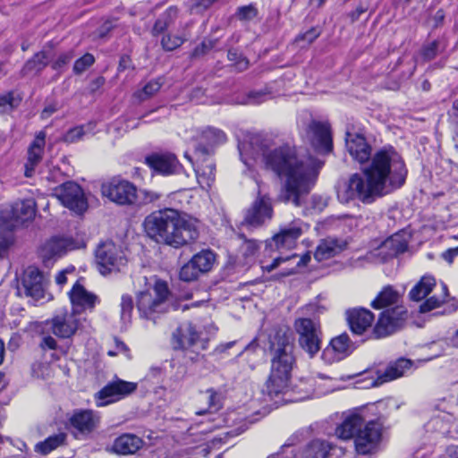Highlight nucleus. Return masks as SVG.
I'll return each mask as SVG.
<instances>
[{
  "mask_svg": "<svg viewBox=\"0 0 458 458\" xmlns=\"http://www.w3.org/2000/svg\"><path fill=\"white\" fill-rule=\"evenodd\" d=\"M436 285V279L433 276L428 275L423 276L411 289L409 296L412 301H420L427 297Z\"/></svg>",
  "mask_w": 458,
  "mask_h": 458,
  "instance_id": "nucleus-37",
  "label": "nucleus"
},
{
  "mask_svg": "<svg viewBox=\"0 0 458 458\" xmlns=\"http://www.w3.org/2000/svg\"><path fill=\"white\" fill-rule=\"evenodd\" d=\"M73 242L68 238L54 237L47 241L40 249V256L44 263L64 255L68 250H73Z\"/></svg>",
  "mask_w": 458,
  "mask_h": 458,
  "instance_id": "nucleus-25",
  "label": "nucleus"
},
{
  "mask_svg": "<svg viewBox=\"0 0 458 458\" xmlns=\"http://www.w3.org/2000/svg\"><path fill=\"white\" fill-rule=\"evenodd\" d=\"M51 57V50H42L36 53L25 63L21 70L23 75L37 74L41 72L49 64Z\"/></svg>",
  "mask_w": 458,
  "mask_h": 458,
  "instance_id": "nucleus-35",
  "label": "nucleus"
},
{
  "mask_svg": "<svg viewBox=\"0 0 458 458\" xmlns=\"http://www.w3.org/2000/svg\"><path fill=\"white\" fill-rule=\"evenodd\" d=\"M115 342V350H110L107 352V354L111 357L116 356L118 353H128L129 349L127 345L118 339L114 340Z\"/></svg>",
  "mask_w": 458,
  "mask_h": 458,
  "instance_id": "nucleus-61",
  "label": "nucleus"
},
{
  "mask_svg": "<svg viewBox=\"0 0 458 458\" xmlns=\"http://www.w3.org/2000/svg\"><path fill=\"white\" fill-rule=\"evenodd\" d=\"M69 298L72 310L80 316L84 312L92 311L99 302L98 297L88 291L79 282H76L69 292Z\"/></svg>",
  "mask_w": 458,
  "mask_h": 458,
  "instance_id": "nucleus-18",
  "label": "nucleus"
},
{
  "mask_svg": "<svg viewBox=\"0 0 458 458\" xmlns=\"http://www.w3.org/2000/svg\"><path fill=\"white\" fill-rule=\"evenodd\" d=\"M84 320L72 310L58 313L51 320L52 333L60 338H70L82 327Z\"/></svg>",
  "mask_w": 458,
  "mask_h": 458,
  "instance_id": "nucleus-15",
  "label": "nucleus"
},
{
  "mask_svg": "<svg viewBox=\"0 0 458 458\" xmlns=\"http://www.w3.org/2000/svg\"><path fill=\"white\" fill-rule=\"evenodd\" d=\"M202 396L208 403V411L215 412L223 407L224 394L221 390L208 388L202 393Z\"/></svg>",
  "mask_w": 458,
  "mask_h": 458,
  "instance_id": "nucleus-43",
  "label": "nucleus"
},
{
  "mask_svg": "<svg viewBox=\"0 0 458 458\" xmlns=\"http://www.w3.org/2000/svg\"><path fill=\"white\" fill-rule=\"evenodd\" d=\"M147 234L157 243L179 248L199 237L197 222L186 219L174 208H165L148 215L143 223Z\"/></svg>",
  "mask_w": 458,
  "mask_h": 458,
  "instance_id": "nucleus-2",
  "label": "nucleus"
},
{
  "mask_svg": "<svg viewBox=\"0 0 458 458\" xmlns=\"http://www.w3.org/2000/svg\"><path fill=\"white\" fill-rule=\"evenodd\" d=\"M297 259H298V260L296 262V267L291 268V270L288 271L287 273H285V275H290V274L294 273L296 267H301L306 266L310 261V255L309 253H306V254L302 255L301 257H298L295 254L291 255V256H286V257L280 256V257L274 259L273 262L270 265L264 266L263 268L265 270H267V272H270L273 269H275L276 267H277L282 262H285V261H289V260H295Z\"/></svg>",
  "mask_w": 458,
  "mask_h": 458,
  "instance_id": "nucleus-40",
  "label": "nucleus"
},
{
  "mask_svg": "<svg viewBox=\"0 0 458 458\" xmlns=\"http://www.w3.org/2000/svg\"><path fill=\"white\" fill-rule=\"evenodd\" d=\"M326 308L318 303H310L300 309L302 317L295 319L293 327L298 335L300 347L313 358L321 349L322 331L319 320L316 315L324 312Z\"/></svg>",
  "mask_w": 458,
  "mask_h": 458,
  "instance_id": "nucleus-6",
  "label": "nucleus"
},
{
  "mask_svg": "<svg viewBox=\"0 0 458 458\" xmlns=\"http://www.w3.org/2000/svg\"><path fill=\"white\" fill-rule=\"evenodd\" d=\"M57 110V105L55 103L47 105L41 112V118H49Z\"/></svg>",
  "mask_w": 458,
  "mask_h": 458,
  "instance_id": "nucleus-64",
  "label": "nucleus"
},
{
  "mask_svg": "<svg viewBox=\"0 0 458 458\" xmlns=\"http://www.w3.org/2000/svg\"><path fill=\"white\" fill-rule=\"evenodd\" d=\"M400 294L391 286H386L378 293L371 302L374 309L386 308L381 312L377 322L373 328L376 338H383L390 335L401 326L406 318L404 307L398 306Z\"/></svg>",
  "mask_w": 458,
  "mask_h": 458,
  "instance_id": "nucleus-5",
  "label": "nucleus"
},
{
  "mask_svg": "<svg viewBox=\"0 0 458 458\" xmlns=\"http://www.w3.org/2000/svg\"><path fill=\"white\" fill-rule=\"evenodd\" d=\"M199 186L208 190L215 182V164L209 158H205L201 165L194 168Z\"/></svg>",
  "mask_w": 458,
  "mask_h": 458,
  "instance_id": "nucleus-36",
  "label": "nucleus"
},
{
  "mask_svg": "<svg viewBox=\"0 0 458 458\" xmlns=\"http://www.w3.org/2000/svg\"><path fill=\"white\" fill-rule=\"evenodd\" d=\"M408 247V242L402 233H394L384 242L377 249L369 252L368 259H376L386 261L390 258L403 253Z\"/></svg>",
  "mask_w": 458,
  "mask_h": 458,
  "instance_id": "nucleus-16",
  "label": "nucleus"
},
{
  "mask_svg": "<svg viewBox=\"0 0 458 458\" xmlns=\"http://www.w3.org/2000/svg\"><path fill=\"white\" fill-rule=\"evenodd\" d=\"M191 259L203 275L212 269L216 261V254L209 250H204L195 254Z\"/></svg>",
  "mask_w": 458,
  "mask_h": 458,
  "instance_id": "nucleus-39",
  "label": "nucleus"
},
{
  "mask_svg": "<svg viewBox=\"0 0 458 458\" xmlns=\"http://www.w3.org/2000/svg\"><path fill=\"white\" fill-rule=\"evenodd\" d=\"M309 229V225L301 219H294L280 227L279 232L273 236L269 246H275L278 250H292L296 246L297 240Z\"/></svg>",
  "mask_w": 458,
  "mask_h": 458,
  "instance_id": "nucleus-11",
  "label": "nucleus"
},
{
  "mask_svg": "<svg viewBox=\"0 0 458 458\" xmlns=\"http://www.w3.org/2000/svg\"><path fill=\"white\" fill-rule=\"evenodd\" d=\"M347 319L352 331L362 335L374 321L373 313L364 308H354L347 311Z\"/></svg>",
  "mask_w": 458,
  "mask_h": 458,
  "instance_id": "nucleus-30",
  "label": "nucleus"
},
{
  "mask_svg": "<svg viewBox=\"0 0 458 458\" xmlns=\"http://www.w3.org/2000/svg\"><path fill=\"white\" fill-rule=\"evenodd\" d=\"M71 425L81 434L91 433L99 423V416L92 410H75Z\"/></svg>",
  "mask_w": 458,
  "mask_h": 458,
  "instance_id": "nucleus-29",
  "label": "nucleus"
},
{
  "mask_svg": "<svg viewBox=\"0 0 458 458\" xmlns=\"http://www.w3.org/2000/svg\"><path fill=\"white\" fill-rule=\"evenodd\" d=\"M168 293L166 283L160 280L156 281L153 288L140 292L137 296V309L140 317L152 319L155 313L161 312Z\"/></svg>",
  "mask_w": 458,
  "mask_h": 458,
  "instance_id": "nucleus-7",
  "label": "nucleus"
},
{
  "mask_svg": "<svg viewBox=\"0 0 458 458\" xmlns=\"http://www.w3.org/2000/svg\"><path fill=\"white\" fill-rule=\"evenodd\" d=\"M228 59L232 64L239 72H242L249 67V61L246 57L242 56L236 49H230L227 54Z\"/></svg>",
  "mask_w": 458,
  "mask_h": 458,
  "instance_id": "nucleus-53",
  "label": "nucleus"
},
{
  "mask_svg": "<svg viewBox=\"0 0 458 458\" xmlns=\"http://www.w3.org/2000/svg\"><path fill=\"white\" fill-rule=\"evenodd\" d=\"M200 275L202 274L200 271H199L198 267L191 259L181 267L179 272V278L184 282H191L197 280Z\"/></svg>",
  "mask_w": 458,
  "mask_h": 458,
  "instance_id": "nucleus-48",
  "label": "nucleus"
},
{
  "mask_svg": "<svg viewBox=\"0 0 458 458\" xmlns=\"http://www.w3.org/2000/svg\"><path fill=\"white\" fill-rule=\"evenodd\" d=\"M212 47H213V44L210 40L203 41V42H201L200 45L197 46L194 48V50L191 54V56L192 57L201 56V55H205L206 53H208Z\"/></svg>",
  "mask_w": 458,
  "mask_h": 458,
  "instance_id": "nucleus-60",
  "label": "nucleus"
},
{
  "mask_svg": "<svg viewBox=\"0 0 458 458\" xmlns=\"http://www.w3.org/2000/svg\"><path fill=\"white\" fill-rule=\"evenodd\" d=\"M45 279L42 273L34 267H29L23 273L21 285L26 296L35 301L43 299L45 296Z\"/></svg>",
  "mask_w": 458,
  "mask_h": 458,
  "instance_id": "nucleus-22",
  "label": "nucleus"
},
{
  "mask_svg": "<svg viewBox=\"0 0 458 458\" xmlns=\"http://www.w3.org/2000/svg\"><path fill=\"white\" fill-rule=\"evenodd\" d=\"M36 202L33 199H27L15 202L12 207L13 219L17 223H25L32 220L36 216Z\"/></svg>",
  "mask_w": 458,
  "mask_h": 458,
  "instance_id": "nucleus-34",
  "label": "nucleus"
},
{
  "mask_svg": "<svg viewBox=\"0 0 458 458\" xmlns=\"http://www.w3.org/2000/svg\"><path fill=\"white\" fill-rule=\"evenodd\" d=\"M186 41L184 36L165 34L160 41L161 47L165 51H173L181 47Z\"/></svg>",
  "mask_w": 458,
  "mask_h": 458,
  "instance_id": "nucleus-50",
  "label": "nucleus"
},
{
  "mask_svg": "<svg viewBox=\"0 0 458 458\" xmlns=\"http://www.w3.org/2000/svg\"><path fill=\"white\" fill-rule=\"evenodd\" d=\"M439 46L440 43L437 40L425 44L417 56V61L428 62L434 59L439 53Z\"/></svg>",
  "mask_w": 458,
  "mask_h": 458,
  "instance_id": "nucleus-49",
  "label": "nucleus"
},
{
  "mask_svg": "<svg viewBox=\"0 0 458 458\" xmlns=\"http://www.w3.org/2000/svg\"><path fill=\"white\" fill-rule=\"evenodd\" d=\"M178 8L175 6L168 7L163 12L155 21L151 33L154 37L164 33L167 28L173 24L178 17Z\"/></svg>",
  "mask_w": 458,
  "mask_h": 458,
  "instance_id": "nucleus-38",
  "label": "nucleus"
},
{
  "mask_svg": "<svg viewBox=\"0 0 458 458\" xmlns=\"http://www.w3.org/2000/svg\"><path fill=\"white\" fill-rule=\"evenodd\" d=\"M66 438L64 433H58L48 437L44 441L38 443L35 446V451L41 454H48L58 446L62 445Z\"/></svg>",
  "mask_w": 458,
  "mask_h": 458,
  "instance_id": "nucleus-42",
  "label": "nucleus"
},
{
  "mask_svg": "<svg viewBox=\"0 0 458 458\" xmlns=\"http://www.w3.org/2000/svg\"><path fill=\"white\" fill-rule=\"evenodd\" d=\"M120 308L121 322L126 328L131 321V313L133 310V300L131 295L123 294L122 296Z\"/></svg>",
  "mask_w": 458,
  "mask_h": 458,
  "instance_id": "nucleus-46",
  "label": "nucleus"
},
{
  "mask_svg": "<svg viewBox=\"0 0 458 458\" xmlns=\"http://www.w3.org/2000/svg\"><path fill=\"white\" fill-rule=\"evenodd\" d=\"M146 163L155 171L162 174H176L180 165L173 154H153L146 157Z\"/></svg>",
  "mask_w": 458,
  "mask_h": 458,
  "instance_id": "nucleus-31",
  "label": "nucleus"
},
{
  "mask_svg": "<svg viewBox=\"0 0 458 458\" xmlns=\"http://www.w3.org/2000/svg\"><path fill=\"white\" fill-rule=\"evenodd\" d=\"M273 358L271 369L262 394L261 408L255 413L266 414L268 411L269 403L276 397L284 394L289 388L291 373L295 359L293 346L285 337L279 338L277 344L272 343Z\"/></svg>",
  "mask_w": 458,
  "mask_h": 458,
  "instance_id": "nucleus-4",
  "label": "nucleus"
},
{
  "mask_svg": "<svg viewBox=\"0 0 458 458\" xmlns=\"http://www.w3.org/2000/svg\"><path fill=\"white\" fill-rule=\"evenodd\" d=\"M55 191V195L61 203L75 213L81 214L88 208L83 191L76 182H66Z\"/></svg>",
  "mask_w": 458,
  "mask_h": 458,
  "instance_id": "nucleus-13",
  "label": "nucleus"
},
{
  "mask_svg": "<svg viewBox=\"0 0 458 458\" xmlns=\"http://www.w3.org/2000/svg\"><path fill=\"white\" fill-rule=\"evenodd\" d=\"M143 445L140 437L134 434H123L116 437L113 443L112 450L114 453L119 454H135Z\"/></svg>",
  "mask_w": 458,
  "mask_h": 458,
  "instance_id": "nucleus-32",
  "label": "nucleus"
},
{
  "mask_svg": "<svg viewBox=\"0 0 458 458\" xmlns=\"http://www.w3.org/2000/svg\"><path fill=\"white\" fill-rule=\"evenodd\" d=\"M56 346H57V343H56V340L50 336V335H47V336H44L42 338V341L40 343V347L43 349V350H55L56 349Z\"/></svg>",
  "mask_w": 458,
  "mask_h": 458,
  "instance_id": "nucleus-62",
  "label": "nucleus"
},
{
  "mask_svg": "<svg viewBox=\"0 0 458 458\" xmlns=\"http://www.w3.org/2000/svg\"><path fill=\"white\" fill-rule=\"evenodd\" d=\"M46 145V132L40 131L28 148V157L25 164V176L31 177L35 167L41 162Z\"/></svg>",
  "mask_w": 458,
  "mask_h": 458,
  "instance_id": "nucleus-28",
  "label": "nucleus"
},
{
  "mask_svg": "<svg viewBox=\"0 0 458 458\" xmlns=\"http://www.w3.org/2000/svg\"><path fill=\"white\" fill-rule=\"evenodd\" d=\"M270 98V92L266 89L250 91L242 104L259 105Z\"/></svg>",
  "mask_w": 458,
  "mask_h": 458,
  "instance_id": "nucleus-52",
  "label": "nucleus"
},
{
  "mask_svg": "<svg viewBox=\"0 0 458 458\" xmlns=\"http://www.w3.org/2000/svg\"><path fill=\"white\" fill-rule=\"evenodd\" d=\"M273 209L270 199L267 196L259 197L247 210L243 225L256 228L272 217Z\"/></svg>",
  "mask_w": 458,
  "mask_h": 458,
  "instance_id": "nucleus-19",
  "label": "nucleus"
},
{
  "mask_svg": "<svg viewBox=\"0 0 458 458\" xmlns=\"http://www.w3.org/2000/svg\"><path fill=\"white\" fill-rule=\"evenodd\" d=\"M137 389V383L116 379L108 383L95 394L98 407H104L117 402Z\"/></svg>",
  "mask_w": 458,
  "mask_h": 458,
  "instance_id": "nucleus-12",
  "label": "nucleus"
},
{
  "mask_svg": "<svg viewBox=\"0 0 458 458\" xmlns=\"http://www.w3.org/2000/svg\"><path fill=\"white\" fill-rule=\"evenodd\" d=\"M374 196L376 195L360 174H353L337 187V199L342 203H349L354 199L370 202Z\"/></svg>",
  "mask_w": 458,
  "mask_h": 458,
  "instance_id": "nucleus-8",
  "label": "nucleus"
},
{
  "mask_svg": "<svg viewBox=\"0 0 458 458\" xmlns=\"http://www.w3.org/2000/svg\"><path fill=\"white\" fill-rule=\"evenodd\" d=\"M74 57V53L72 50H69L64 53H61L57 58L52 63V68L54 70H59L69 64L72 58Z\"/></svg>",
  "mask_w": 458,
  "mask_h": 458,
  "instance_id": "nucleus-57",
  "label": "nucleus"
},
{
  "mask_svg": "<svg viewBox=\"0 0 458 458\" xmlns=\"http://www.w3.org/2000/svg\"><path fill=\"white\" fill-rule=\"evenodd\" d=\"M411 361L407 359H399L395 362L390 364L384 373L377 374L376 377L368 378V383L364 386L366 388L374 387L383 383L396 379L403 377L411 368Z\"/></svg>",
  "mask_w": 458,
  "mask_h": 458,
  "instance_id": "nucleus-24",
  "label": "nucleus"
},
{
  "mask_svg": "<svg viewBox=\"0 0 458 458\" xmlns=\"http://www.w3.org/2000/svg\"><path fill=\"white\" fill-rule=\"evenodd\" d=\"M92 125L89 123L86 126H77L70 129L64 135V140L67 143L76 142L91 130Z\"/></svg>",
  "mask_w": 458,
  "mask_h": 458,
  "instance_id": "nucleus-51",
  "label": "nucleus"
},
{
  "mask_svg": "<svg viewBox=\"0 0 458 458\" xmlns=\"http://www.w3.org/2000/svg\"><path fill=\"white\" fill-rule=\"evenodd\" d=\"M310 140L318 153H329L333 149L330 126L327 123L313 121L309 125Z\"/></svg>",
  "mask_w": 458,
  "mask_h": 458,
  "instance_id": "nucleus-21",
  "label": "nucleus"
},
{
  "mask_svg": "<svg viewBox=\"0 0 458 458\" xmlns=\"http://www.w3.org/2000/svg\"><path fill=\"white\" fill-rule=\"evenodd\" d=\"M95 62L94 56L87 53L81 58L77 59L73 64V72L76 74H81L90 67Z\"/></svg>",
  "mask_w": 458,
  "mask_h": 458,
  "instance_id": "nucleus-54",
  "label": "nucleus"
},
{
  "mask_svg": "<svg viewBox=\"0 0 458 458\" xmlns=\"http://www.w3.org/2000/svg\"><path fill=\"white\" fill-rule=\"evenodd\" d=\"M363 423L364 419L360 412L357 411H350L343 415V420L335 428V434L343 440L355 438V435L361 428Z\"/></svg>",
  "mask_w": 458,
  "mask_h": 458,
  "instance_id": "nucleus-27",
  "label": "nucleus"
},
{
  "mask_svg": "<svg viewBox=\"0 0 458 458\" xmlns=\"http://www.w3.org/2000/svg\"><path fill=\"white\" fill-rule=\"evenodd\" d=\"M345 453V448L333 443L322 440H312L303 452V458H341Z\"/></svg>",
  "mask_w": 458,
  "mask_h": 458,
  "instance_id": "nucleus-23",
  "label": "nucleus"
},
{
  "mask_svg": "<svg viewBox=\"0 0 458 458\" xmlns=\"http://www.w3.org/2000/svg\"><path fill=\"white\" fill-rule=\"evenodd\" d=\"M361 171L376 196L382 195L388 188H400L407 174L402 157L392 147L376 151Z\"/></svg>",
  "mask_w": 458,
  "mask_h": 458,
  "instance_id": "nucleus-3",
  "label": "nucleus"
},
{
  "mask_svg": "<svg viewBox=\"0 0 458 458\" xmlns=\"http://www.w3.org/2000/svg\"><path fill=\"white\" fill-rule=\"evenodd\" d=\"M258 14V11L253 4L244 5L238 8L236 15L241 21H250Z\"/></svg>",
  "mask_w": 458,
  "mask_h": 458,
  "instance_id": "nucleus-56",
  "label": "nucleus"
},
{
  "mask_svg": "<svg viewBox=\"0 0 458 458\" xmlns=\"http://www.w3.org/2000/svg\"><path fill=\"white\" fill-rule=\"evenodd\" d=\"M163 82L158 80L148 81L140 90L134 93V97L140 101H144L155 95L161 88Z\"/></svg>",
  "mask_w": 458,
  "mask_h": 458,
  "instance_id": "nucleus-47",
  "label": "nucleus"
},
{
  "mask_svg": "<svg viewBox=\"0 0 458 458\" xmlns=\"http://www.w3.org/2000/svg\"><path fill=\"white\" fill-rule=\"evenodd\" d=\"M238 149L251 178L258 182L252 171L257 165L274 172L284 181L280 200L296 207L301 205L302 197L310 191L323 165L310 157H300L293 146L280 142L272 134H248L239 141Z\"/></svg>",
  "mask_w": 458,
  "mask_h": 458,
  "instance_id": "nucleus-1",
  "label": "nucleus"
},
{
  "mask_svg": "<svg viewBox=\"0 0 458 458\" xmlns=\"http://www.w3.org/2000/svg\"><path fill=\"white\" fill-rule=\"evenodd\" d=\"M216 0H193L191 11L200 13L209 8Z\"/></svg>",
  "mask_w": 458,
  "mask_h": 458,
  "instance_id": "nucleus-59",
  "label": "nucleus"
},
{
  "mask_svg": "<svg viewBox=\"0 0 458 458\" xmlns=\"http://www.w3.org/2000/svg\"><path fill=\"white\" fill-rule=\"evenodd\" d=\"M173 337L175 348L192 349V352L196 353L207 348V343L200 339L199 333L191 323L181 325L174 333Z\"/></svg>",
  "mask_w": 458,
  "mask_h": 458,
  "instance_id": "nucleus-17",
  "label": "nucleus"
},
{
  "mask_svg": "<svg viewBox=\"0 0 458 458\" xmlns=\"http://www.w3.org/2000/svg\"><path fill=\"white\" fill-rule=\"evenodd\" d=\"M382 436L381 425L374 420L365 424L355 435L354 445L359 454L373 453L378 446Z\"/></svg>",
  "mask_w": 458,
  "mask_h": 458,
  "instance_id": "nucleus-14",
  "label": "nucleus"
},
{
  "mask_svg": "<svg viewBox=\"0 0 458 458\" xmlns=\"http://www.w3.org/2000/svg\"><path fill=\"white\" fill-rule=\"evenodd\" d=\"M346 242L334 238H327L320 242L316 249L314 257L318 261H324L335 257L344 250Z\"/></svg>",
  "mask_w": 458,
  "mask_h": 458,
  "instance_id": "nucleus-33",
  "label": "nucleus"
},
{
  "mask_svg": "<svg viewBox=\"0 0 458 458\" xmlns=\"http://www.w3.org/2000/svg\"><path fill=\"white\" fill-rule=\"evenodd\" d=\"M458 255V247L456 248H452V249H449L447 250H445L443 254H442V257L443 259L447 261L448 263H453L454 261V259Z\"/></svg>",
  "mask_w": 458,
  "mask_h": 458,
  "instance_id": "nucleus-63",
  "label": "nucleus"
},
{
  "mask_svg": "<svg viewBox=\"0 0 458 458\" xmlns=\"http://www.w3.org/2000/svg\"><path fill=\"white\" fill-rule=\"evenodd\" d=\"M346 148L352 157L360 165H365L373 156L371 147L360 134H347Z\"/></svg>",
  "mask_w": 458,
  "mask_h": 458,
  "instance_id": "nucleus-26",
  "label": "nucleus"
},
{
  "mask_svg": "<svg viewBox=\"0 0 458 458\" xmlns=\"http://www.w3.org/2000/svg\"><path fill=\"white\" fill-rule=\"evenodd\" d=\"M353 351L352 343L347 334L334 337L329 344L322 351L321 358L328 364L340 361L349 356Z\"/></svg>",
  "mask_w": 458,
  "mask_h": 458,
  "instance_id": "nucleus-20",
  "label": "nucleus"
},
{
  "mask_svg": "<svg viewBox=\"0 0 458 458\" xmlns=\"http://www.w3.org/2000/svg\"><path fill=\"white\" fill-rule=\"evenodd\" d=\"M22 98L15 91H8L0 95V114H9L21 104Z\"/></svg>",
  "mask_w": 458,
  "mask_h": 458,
  "instance_id": "nucleus-41",
  "label": "nucleus"
},
{
  "mask_svg": "<svg viewBox=\"0 0 458 458\" xmlns=\"http://www.w3.org/2000/svg\"><path fill=\"white\" fill-rule=\"evenodd\" d=\"M200 140L209 146L222 144L226 141V135L219 129L208 127L201 131Z\"/></svg>",
  "mask_w": 458,
  "mask_h": 458,
  "instance_id": "nucleus-45",
  "label": "nucleus"
},
{
  "mask_svg": "<svg viewBox=\"0 0 458 458\" xmlns=\"http://www.w3.org/2000/svg\"><path fill=\"white\" fill-rule=\"evenodd\" d=\"M95 257L102 275L119 271L127 262L123 250L111 241L100 243L96 250Z\"/></svg>",
  "mask_w": 458,
  "mask_h": 458,
  "instance_id": "nucleus-9",
  "label": "nucleus"
},
{
  "mask_svg": "<svg viewBox=\"0 0 458 458\" xmlns=\"http://www.w3.org/2000/svg\"><path fill=\"white\" fill-rule=\"evenodd\" d=\"M102 193L119 205L136 204L139 198L137 188L131 182L119 178H114L104 184Z\"/></svg>",
  "mask_w": 458,
  "mask_h": 458,
  "instance_id": "nucleus-10",
  "label": "nucleus"
},
{
  "mask_svg": "<svg viewBox=\"0 0 458 458\" xmlns=\"http://www.w3.org/2000/svg\"><path fill=\"white\" fill-rule=\"evenodd\" d=\"M320 35V30L318 28H311L304 33L299 34L295 41L301 43V41L306 42L308 45L315 41Z\"/></svg>",
  "mask_w": 458,
  "mask_h": 458,
  "instance_id": "nucleus-58",
  "label": "nucleus"
},
{
  "mask_svg": "<svg viewBox=\"0 0 458 458\" xmlns=\"http://www.w3.org/2000/svg\"><path fill=\"white\" fill-rule=\"evenodd\" d=\"M259 249V244L258 242L254 240H247L243 242L242 245V255L245 257L247 262L253 259L258 253V250Z\"/></svg>",
  "mask_w": 458,
  "mask_h": 458,
  "instance_id": "nucleus-55",
  "label": "nucleus"
},
{
  "mask_svg": "<svg viewBox=\"0 0 458 458\" xmlns=\"http://www.w3.org/2000/svg\"><path fill=\"white\" fill-rule=\"evenodd\" d=\"M447 294V286L442 284L440 293H435L434 295L427 299L423 303H421L420 306V311L422 313H426L436 308H438L442 303L445 301Z\"/></svg>",
  "mask_w": 458,
  "mask_h": 458,
  "instance_id": "nucleus-44",
  "label": "nucleus"
}]
</instances>
